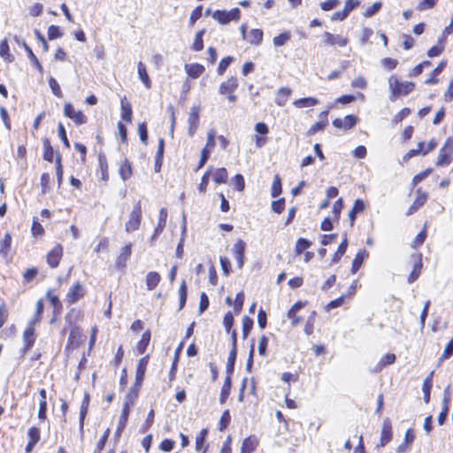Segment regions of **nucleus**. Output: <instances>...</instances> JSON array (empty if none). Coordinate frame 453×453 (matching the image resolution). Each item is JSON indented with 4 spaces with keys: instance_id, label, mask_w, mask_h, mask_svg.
Listing matches in <instances>:
<instances>
[{
    "instance_id": "nucleus-15",
    "label": "nucleus",
    "mask_w": 453,
    "mask_h": 453,
    "mask_svg": "<svg viewBox=\"0 0 453 453\" xmlns=\"http://www.w3.org/2000/svg\"><path fill=\"white\" fill-rule=\"evenodd\" d=\"M246 243L242 240H238L234 245V254L239 268H242L244 264V253Z\"/></svg>"
},
{
    "instance_id": "nucleus-46",
    "label": "nucleus",
    "mask_w": 453,
    "mask_h": 453,
    "mask_svg": "<svg viewBox=\"0 0 453 453\" xmlns=\"http://www.w3.org/2000/svg\"><path fill=\"white\" fill-rule=\"evenodd\" d=\"M281 180L279 175H275L274 180L272 184L271 188V196L273 197H277L281 193Z\"/></svg>"
},
{
    "instance_id": "nucleus-19",
    "label": "nucleus",
    "mask_w": 453,
    "mask_h": 453,
    "mask_svg": "<svg viewBox=\"0 0 453 453\" xmlns=\"http://www.w3.org/2000/svg\"><path fill=\"white\" fill-rule=\"evenodd\" d=\"M258 444V440L256 436H249L243 440L241 446V453H252Z\"/></svg>"
},
{
    "instance_id": "nucleus-47",
    "label": "nucleus",
    "mask_w": 453,
    "mask_h": 453,
    "mask_svg": "<svg viewBox=\"0 0 453 453\" xmlns=\"http://www.w3.org/2000/svg\"><path fill=\"white\" fill-rule=\"evenodd\" d=\"M234 61L233 57H226L221 59V61L219 64L217 73L219 75H223L227 69V67L230 65V64Z\"/></svg>"
},
{
    "instance_id": "nucleus-63",
    "label": "nucleus",
    "mask_w": 453,
    "mask_h": 453,
    "mask_svg": "<svg viewBox=\"0 0 453 453\" xmlns=\"http://www.w3.org/2000/svg\"><path fill=\"white\" fill-rule=\"evenodd\" d=\"M398 61L394 58H385L381 60V65L387 70H393L396 67Z\"/></svg>"
},
{
    "instance_id": "nucleus-11",
    "label": "nucleus",
    "mask_w": 453,
    "mask_h": 453,
    "mask_svg": "<svg viewBox=\"0 0 453 453\" xmlns=\"http://www.w3.org/2000/svg\"><path fill=\"white\" fill-rule=\"evenodd\" d=\"M239 86V82L236 77L231 76L226 81L220 83L219 87V93L220 95H226L234 93Z\"/></svg>"
},
{
    "instance_id": "nucleus-57",
    "label": "nucleus",
    "mask_w": 453,
    "mask_h": 453,
    "mask_svg": "<svg viewBox=\"0 0 453 453\" xmlns=\"http://www.w3.org/2000/svg\"><path fill=\"white\" fill-rule=\"evenodd\" d=\"M243 302H244V295H243V292L241 291L236 295L235 300H234V309L236 313H239L242 311V306H243Z\"/></svg>"
},
{
    "instance_id": "nucleus-1",
    "label": "nucleus",
    "mask_w": 453,
    "mask_h": 453,
    "mask_svg": "<svg viewBox=\"0 0 453 453\" xmlns=\"http://www.w3.org/2000/svg\"><path fill=\"white\" fill-rule=\"evenodd\" d=\"M388 88L391 92L389 96L390 101H395L401 96H406L411 93L415 85L411 81H400L398 77L395 74L389 76L388 80Z\"/></svg>"
},
{
    "instance_id": "nucleus-64",
    "label": "nucleus",
    "mask_w": 453,
    "mask_h": 453,
    "mask_svg": "<svg viewBox=\"0 0 453 453\" xmlns=\"http://www.w3.org/2000/svg\"><path fill=\"white\" fill-rule=\"evenodd\" d=\"M285 208V200L280 198L272 203V210L276 213H281Z\"/></svg>"
},
{
    "instance_id": "nucleus-4",
    "label": "nucleus",
    "mask_w": 453,
    "mask_h": 453,
    "mask_svg": "<svg viewBox=\"0 0 453 453\" xmlns=\"http://www.w3.org/2000/svg\"><path fill=\"white\" fill-rule=\"evenodd\" d=\"M142 220V206L138 202L133 211H131L128 220L126 223L125 229L127 233H132L137 230L141 225Z\"/></svg>"
},
{
    "instance_id": "nucleus-42",
    "label": "nucleus",
    "mask_w": 453,
    "mask_h": 453,
    "mask_svg": "<svg viewBox=\"0 0 453 453\" xmlns=\"http://www.w3.org/2000/svg\"><path fill=\"white\" fill-rule=\"evenodd\" d=\"M186 233V214L183 213L182 215V232H181V238L180 240V242L176 248V256L178 257H181L183 254V242H184V235Z\"/></svg>"
},
{
    "instance_id": "nucleus-20",
    "label": "nucleus",
    "mask_w": 453,
    "mask_h": 453,
    "mask_svg": "<svg viewBox=\"0 0 453 453\" xmlns=\"http://www.w3.org/2000/svg\"><path fill=\"white\" fill-rule=\"evenodd\" d=\"M413 257L415 264L412 272L410 273L408 277L409 283L414 282L418 278L422 267V255L417 254L416 256H413Z\"/></svg>"
},
{
    "instance_id": "nucleus-44",
    "label": "nucleus",
    "mask_w": 453,
    "mask_h": 453,
    "mask_svg": "<svg viewBox=\"0 0 453 453\" xmlns=\"http://www.w3.org/2000/svg\"><path fill=\"white\" fill-rule=\"evenodd\" d=\"M43 158L49 162H52L54 157V150L48 139L43 141Z\"/></svg>"
},
{
    "instance_id": "nucleus-5",
    "label": "nucleus",
    "mask_w": 453,
    "mask_h": 453,
    "mask_svg": "<svg viewBox=\"0 0 453 453\" xmlns=\"http://www.w3.org/2000/svg\"><path fill=\"white\" fill-rule=\"evenodd\" d=\"M132 405H133V400L131 399V397L129 395H127L123 403L122 412L119 416L118 427L115 431V436L117 438H119L120 436L121 433L123 432V430L127 423L128 415H129Z\"/></svg>"
},
{
    "instance_id": "nucleus-2",
    "label": "nucleus",
    "mask_w": 453,
    "mask_h": 453,
    "mask_svg": "<svg viewBox=\"0 0 453 453\" xmlns=\"http://www.w3.org/2000/svg\"><path fill=\"white\" fill-rule=\"evenodd\" d=\"M453 154V138L449 137L444 145L441 148L437 161L435 163L436 166H445L449 165L451 162V156Z\"/></svg>"
},
{
    "instance_id": "nucleus-7",
    "label": "nucleus",
    "mask_w": 453,
    "mask_h": 453,
    "mask_svg": "<svg viewBox=\"0 0 453 453\" xmlns=\"http://www.w3.org/2000/svg\"><path fill=\"white\" fill-rule=\"evenodd\" d=\"M199 112H200V106L199 105H194L191 107L188 118V134L190 137H192L196 129L199 126Z\"/></svg>"
},
{
    "instance_id": "nucleus-23",
    "label": "nucleus",
    "mask_w": 453,
    "mask_h": 453,
    "mask_svg": "<svg viewBox=\"0 0 453 453\" xmlns=\"http://www.w3.org/2000/svg\"><path fill=\"white\" fill-rule=\"evenodd\" d=\"M264 33L261 29H251L247 35V42L251 45H259L262 42Z\"/></svg>"
},
{
    "instance_id": "nucleus-40",
    "label": "nucleus",
    "mask_w": 453,
    "mask_h": 453,
    "mask_svg": "<svg viewBox=\"0 0 453 453\" xmlns=\"http://www.w3.org/2000/svg\"><path fill=\"white\" fill-rule=\"evenodd\" d=\"M347 246H348V241H347V238H344L342 240V242H341V244L339 245L337 250L335 251V253L334 254L333 256V259H332V262L333 263H337L339 262V260L341 259V257L344 255V253L346 252V250H347Z\"/></svg>"
},
{
    "instance_id": "nucleus-31",
    "label": "nucleus",
    "mask_w": 453,
    "mask_h": 453,
    "mask_svg": "<svg viewBox=\"0 0 453 453\" xmlns=\"http://www.w3.org/2000/svg\"><path fill=\"white\" fill-rule=\"evenodd\" d=\"M126 98L121 100V118L127 123L132 121V108L129 103L125 102Z\"/></svg>"
},
{
    "instance_id": "nucleus-37",
    "label": "nucleus",
    "mask_w": 453,
    "mask_h": 453,
    "mask_svg": "<svg viewBox=\"0 0 453 453\" xmlns=\"http://www.w3.org/2000/svg\"><path fill=\"white\" fill-rule=\"evenodd\" d=\"M230 390H231V380H230V377L227 376L225 379V381L223 383L221 392H220L219 401L221 403H224L226 402V400L229 396Z\"/></svg>"
},
{
    "instance_id": "nucleus-39",
    "label": "nucleus",
    "mask_w": 453,
    "mask_h": 453,
    "mask_svg": "<svg viewBox=\"0 0 453 453\" xmlns=\"http://www.w3.org/2000/svg\"><path fill=\"white\" fill-rule=\"evenodd\" d=\"M381 6L382 3L380 1L373 3L371 6L365 9L363 16L365 18H371L374 16L381 9Z\"/></svg>"
},
{
    "instance_id": "nucleus-21",
    "label": "nucleus",
    "mask_w": 453,
    "mask_h": 453,
    "mask_svg": "<svg viewBox=\"0 0 453 453\" xmlns=\"http://www.w3.org/2000/svg\"><path fill=\"white\" fill-rule=\"evenodd\" d=\"M434 372L432 371L428 376L425 378L422 384V391L424 393V401L426 403H429L430 400V393L433 387V377Z\"/></svg>"
},
{
    "instance_id": "nucleus-27",
    "label": "nucleus",
    "mask_w": 453,
    "mask_h": 453,
    "mask_svg": "<svg viewBox=\"0 0 453 453\" xmlns=\"http://www.w3.org/2000/svg\"><path fill=\"white\" fill-rule=\"evenodd\" d=\"M161 277L156 272H150L146 275V287L148 290H153L159 283Z\"/></svg>"
},
{
    "instance_id": "nucleus-35",
    "label": "nucleus",
    "mask_w": 453,
    "mask_h": 453,
    "mask_svg": "<svg viewBox=\"0 0 453 453\" xmlns=\"http://www.w3.org/2000/svg\"><path fill=\"white\" fill-rule=\"evenodd\" d=\"M12 244V236L9 233L4 234V240L0 242V254L6 257L9 253Z\"/></svg>"
},
{
    "instance_id": "nucleus-58",
    "label": "nucleus",
    "mask_w": 453,
    "mask_h": 453,
    "mask_svg": "<svg viewBox=\"0 0 453 453\" xmlns=\"http://www.w3.org/2000/svg\"><path fill=\"white\" fill-rule=\"evenodd\" d=\"M207 434V429H203L196 437V449L199 451L205 441V436Z\"/></svg>"
},
{
    "instance_id": "nucleus-36",
    "label": "nucleus",
    "mask_w": 453,
    "mask_h": 453,
    "mask_svg": "<svg viewBox=\"0 0 453 453\" xmlns=\"http://www.w3.org/2000/svg\"><path fill=\"white\" fill-rule=\"evenodd\" d=\"M366 257L367 253L365 250H361L355 256L351 266V271L353 273H355L359 269Z\"/></svg>"
},
{
    "instance_id": "nucleus-49",
    "label": "nucleus",
    "mask_w": 453,
    "mask_h": 453,
    "mask_svg": "<svg viewBox=\"0 0 453 453\" xmlns=\"http://www.w3.org/2000/svg\"><path fill=\"white\" fill-rule=\"evenodd\" d=\"M252 326L253 319L245 316L242 319V334L244 339L247 338V336L249 335L250 330L252 329Z\"/></svg>"
},
{
    "instance_id": "nucleus-29",
    "label": "nucleus",
    "mask_w": 453,
    "mask_h": 453,
    "mask_svg": "<svg viewBox=\"0 0 453 453\" xmlns=\"http://www.w3.org/2000/svg\"><path fill=\"white\" fill-rule=\"evenodd\" d=\"M150 332L149 330L145 331L142 335V338L141 340L137 342V345H136V350L138 352V354H143L150 343Z\"/></svg>"
},
{
    "instance_id": "nucleus-45",
    "label": "nucleus",
    "mask_w": 453,
    "mask_h": 453,
    "mask_svg": "<svg viewBox=\"0 0 453 453\" xmlns=\"http://www.w3.org/2000/svg\"><path fill=\"white\" fill-rule=\"evenodd\" d=\"M81 338L82 334L81 332V329L78 326L73 325L68 338L69 343L73 344L75 342H78Z\"/></svg>"
},
{
    "instance_id": "nucleus-50",
    "label": "nucleus",
    "mask_w": 453,
    "mask_h": 453,
    "mask_svg": "<svg viewBox=\"0 0 453 453\" xmlns=\"http://www.w3.org/2000/svg\"><path fill=\"white\" fill-rule=\"evenodd\" d=\"M340 4V0H326L321 2L319 6L323 11L327 12L336 8Z\"/></svg>"
},
{
    "instance_id": "nucleus-59",
    "label": "nucleus",
    "mask_w": 453,
    "mask_h": 453,
    "mask_svg": "<svg viewBox=\"0 0 453 453\" xmlns=\"http://www.w3.org/2000/svg\"><path fill=\"white\" fill-rule=\"evenodd\" d=\"M230 419H231V417H230L229 411L226 410L222 413L221 418H220V421H219V430L220 431L224 430L228 426V424L230 423Z\"/></svg>"
},
{
    "instance_id": "nucleus-52",
    "label": "nucleus",
    "mask_w": 453,
    "mask_h": 453,
    "mask_svg": "<svg viewBox=\"0 0 453 453\" xmlns=\"http://www.w3.org/2000/svg\"><path fill=\"white\" fill-rule=\"evenodd\" d=\"M49 85H50V88L52 93L56 96L62 97L63 94H62L60 86H59L58 82L57 81V80L55 78H53V77L50 78Z\"/></svg>"
},
{
    "instance_id": "nucleus-56",
    "label": "nucleus",
    "mask_w": 453,
    "mask_h": 453,
    "mask_svg": "<svg viewBox=\"0 0 453 453\" xmlns=\"http://www.w3.org/2000/svg\"><path fill=\"white\" fill-rule=\"evenodd\" d=\"M360 0H345L343 10L349 15L354 9L360 5Z\"/></svg>"
},
{
    "instance_id": "nucleus-17",
    "label": "nucleus",
    "mask_w": 453,
    "mask_h": 453,
    "mask_svg": "<svg viewBox=\"0 0 453 453\" xmlns=\"http://www.w3.org/2000/svg\"><path fill=\"white\" fill-rule=\"evenodd\" d=\"M148 362L149 356L142 357L138 362L135 373V384L137 386H140L143 380Z\"/></svg>"
},
{
    "instance_id": "nucleus-12",
    "label": "nucleus",
    "mask_w": 453,
    "mask_h": 453,
    "mask_svg": "<svg viewBox=\"0 0 453 453\" xmlns=\"http://www.w3.org/2000/svg\"><path fill=\"white\" fill-rule=\"evenodd\" d=\"M357 122V118L354 115H346L342 119H335L333 121L334 127L348 130L352 128Z\"/></svg>"
},
{
    "instance_id": "nucleus-53",
    "label": "nucleus",
    "mask_w": 453,
    "mask_h": 453,
    "mask_svg": "<svg viewBox=\"0 0 453 453\" xmlns=\"http://www.w3.org/2000/svg\"><path fill=\"white\" fill-rule=\"evenodd\" d=\"M63 35L59 27L51 25L48 27V37L50 40L59 38Z\"/></svg>"
},
{
    "instance_id": "nucleus-48",
    "label": "nucleus",
    "mask_w": 453,
    "mask_h": 453,
    "mask_svg": "<svg viewBox=\"0 0 453 453\" xmlns=\"http://www.w3.org/2000/svg\"><path fill=\"white\" fill-rule=\"evenodd\" d=\"M311 242L304 239V238H299L296 243V253L297 255L302 254L306 249H308L311 246Z\"/></svg>"
},
{
    "instance_id": "nucleus-60",
    "label": "nucleus",
    "mask_w": 453,
    "mask_h": 453,
    "mask_svg": "<svg viewBox=\"0 0 453 453\" xmlns=\"http://www.w3.org/2000/svg\"><path fill=\"white\" fill-rule=\"evenodd\" d=\"M138 133H139V136H140L141 141L144 144H147L148 134H147V125H146L145 122L139 123V125H138Z\"/></svg>"
},
{
    "instance_id": "nucleus-22",
    "label": "nucleus",
    "mask_w": 453,
    "mask_h": 453,
    "mask_svg": "<svg viewBox=\"0 0 453 453\" xmlns=\"http://www.w3.org/2000/svg\"><path fill=\"white\" fill-rule=\"evenodd\" d=\"M291 93L292 90L289 88L282 87L279 88L275 97V104L279 106H283L291 96Z\"/></svg>"
},
{
    "instance_id": "nucleus-34",
    "label": "nucleus",
    "mask_w": 453,
    "mask_h": 453,
    "mask_svg": "<svg viewBox=\"0 0 453 453\" xmlns=\"http://www.w3.org/2000/svg\"><path fill=\"white\" fill-rule=\"evenodd\" d=\"M395 355L393 353H388L381 357L380 362L375 367V372H380L382 370L383 367L386 365H391L395 361Z\"/></svg>"
},
{
    "instance_id": "nucleus-6",
    "label": "nucleus",
    "mask_w": 453,
    "mask_h": 453,
    "mask_svg": "<svg viewBox=\"0 0 453 453\" xmlns=\"http://www.w3.org/2000/svg\"><path fill=\"white\" fill-rule=\"evenodd\" d=\"M322 42L325 45L332 47H345L349 42V39L347 37L342 36L341 35H334L329 32H325L323 35Z\"/></svg>"
},
{
    "instance_id": "nucleus-9",
    "label": "nucleus",
    "mask_w": 453,
    "mask_h": 453,
    "mask_svg": "<svg viewBox=\"0 0 453 453\" xmlns=\"http://www.w3.org/2000/svg\"><path fill=\"white\" fill-rule=\"evenodd\" d=\"M64 114L72 119L76 125H81L86 122V117L81 111H74L72 104L65 103L64 106Z\"/></svg>"
},
{
    "instance_id": "nucleus-61",
    "label": "nucleus",
    "mask_w": 453,
    "mask_h": 453,
    "mask_svg": "<svg viewBox=\"0 0 453 453\" xmlns=\"http://www.w3.org/2000/svg\"><path fill=\"white\" fill-rule=\"evenodd\" d=\"M351 87L365 89L367 87V81H366L365 78H364L363 76H358V77H356L351 81Z\"/></svg>"
},
{
    "instance_id": "nucleus-8",
    "label": "nucleus",
    "mask_w": 453,
    "mask_h": 453,
    "mask_svg": "<svg viewBox=\"0 0 453 453\" xmlns=\"http://www.w3.org/2000/svg\"><path fill=\"white\" fill-rule=\"evenodd\" d=\"M392 437L393 434L391 420L388 418H386L382 423L380 443L377 446L384 447L392 440Z\"/></svg>"
},
{
    "instance_id": "nucleus-33",
    "label": "nucleus",
    "mask_w": 453,
    "mask_h": 453,
    "mask_svg": "<svg viewBox=\"0 0 453 453\" xmlns=\"http://www.w3.org/2000/svg\"><path fill=\"white\" fill-rule=\"evenodd\" d=\"M291 39V34L289 31H285L273 37V43L274 47H281L285 45Z\"/></svg>"
},
{
    "instance_id": "nucleus-51",
    "label": "nucleus",
    "mask_w": 453,
    "mask_h": 453,
    "mask_svg": "<svg viewBox=\"0 0 453 453\" xmlns=\"http://www.w3.org/2000/svg\"><path fill=\"white\" fill-rule=\"evenodd\" d=\"M236 356H237V348H232V349L229 353L227 364H226V369H227L228 372H231L234 370V363L236 360Z\"/></svg>"
},
{
    "instance_id": "nucleus-10",
    "label": "nucleus",
    "mask_w": 453,
    "mask_h": 453,
    "mask_svg": "<svg viewBox=\"0 0 453 453\" xmlns=\"http://www.w3.org/2000/svg\"><path fill=\"white\" fill-rule=\"evenodd\" d=\"M63 256V247L60 244H57L46 257L48 265L51 268H55L58 265Z\"/></svg>"
},
{
    "instance_id": "nucleus-24",
    "label": "nucleus",
    "mask_w": 453,
    "mask_h": 453,
    "mask_svg": "<svg viewBox=\"0 0 453 453\" xmlns=\"http://www.w3.org/2000/svg\"><path fill=\"white\" fill-rule=\"evenodd\" d=\"M138 77L147 88H151V81L147 73L146 66L142 62L137 65Z\"/></svg>"
},
{
    "instance_id": "nucleus-28",
    "label": "nucleus",
    "mask_w": 453,
    "mask_h": 453,
    "mask_svg": "<svg viewBox=\"0 0 453 453\" xmlns=\"http://www.w3.org/2000/svg\"><path fill=\"white\" fill-rule=\"evenodd\" d=\"M319 103V101L315 97H303V98H300V99L294 101L293 104L296 108H307V107L315 106Z\"/></svg>"
},
{
    "instance_id": "nucleus-16",
    "label": "nucleus",
    "mask_w": 453,
    "mask_h": 453,
    "mask_svg": "<svg viewBox=\"0 0 453 453\" xmlns=\"http://www.w3.org/2000/svg\"><path fill=\"white\" fill-rule=\"evenodd\" d=\"M132 254V244L128 243L121 248L120 253L116 259V266L119 269L126 267L127 261Z\"/></svg>"
},
{
    "instance_id": "nucleus-30",
    "label": "nucleus",
    "mask_w": 453,
    "mask_h": 453,
    "mask_svg": "<svg viewBox=\"0 0 453 453\" xmlns=\"http://www.w3.org/2000/svg\"><path fill=\"white\" fill-rule=\"evenodd\" d=\"M0 57L9 63L12 62L14 59L13 56L10 53V49L6 39L0 42Z\"/></svg>"
},
{
    "instance_id": "nucleus-18",
    "label": "nucleus",
    "mask_w": 453,
    "mask_h": 453,
    "mask_svg": "<svg viewBox=\"0 0 453 453\" xmlns=\"http://www.w3.org/2000/svg\"><path fill=\"white\" fill-rule=\"evenodd\" d=\"M417 197L410 206L409 210L406 212V215H411L416 212L427 200V195L425 192H421L420 189L417 190Z\"/></svg>"
},
{
    "instance_id": "nucleus-13",
    "label": "nucleus",
    "mask_w": 453,
    "mask_h": 453,
    "mask_svg": "<svg viewBox=\"0 0 453 453\" xmlns=\"http://www.w3.org/2000/svg\"><path fill=\"white\" fill-rule=\"evenodd\" d=\"M85 290L82 285L79 282L74 284L68 291L66 295V300L69 303H75L81 297H83Z\"/></svg>"
},
{
    "instance_id": "nucleus-38",
    "label": "nucleus",
    "mask_w": 453,
    "mask_h": 453,
    "mask_svg": "<svg viewBox=\"0 0 453 453\" xmlns=\"http://www.w3.org/2000/svg\"><path fill=\"white\" fill-rule=\"evenodd\" d=\"M228 173L226 168H218L213 173L214 181L217 184L226 183L227 180Z\"/></svg>"
},
{
    "instance_id": "nucleus-32",
    "label": "nucleus",
    "mask_w": 453,
    "mask_h": 453,
    "mask_svg": "<svg viewBox=\"0 0 453 453\" xmlns=\"http://www.w3.org/2000/svg\"><path fill=\"white\" fill-rule=\"evenodd\" d=\"M119 172L123 180H127L131 177L132 168L131 164L128 162L127 159H125L124 161L121 162Z\"/></svg>"
},
{
    "instance_id": "nucleus-14",
    "label": "nucleus",
    "mask_w": 453,
    "mask_h": 453,
    "mask_svg": "<svg viewBox=\"0 0 453 453\" xmlns=\"http://www.w3.org/2000/svg\"><path fill=\"white\" fill-rule=\"evenodd\" d=\"M89 405V395L86 393L84 395L83 400L81 402V407H80V414H79V432L82 435L83 434V427H84V421L88 413Z\"/></svg>"
},
{
    "instance_id": "nucleus-26",
    "label": "nucleus",
    "mask_w": 453,
    "mask_h": 453,
    "mask_svg": "<svg viewBox=\"0 0 453 453\" xmlns=\"http://www.w3.org/2000/svg\"><path fill=\"white\" fill-rule=\"evenodd\" d=\"M185 70L191 78H197L204 72V67L200 64H190L185 65Z\"/></svg>"
},
{
    "instance_id": "nucleus-54",
    "label": "nucleus",
    "mask_w": 453,
    "mask_h": 453,
    "mask_svg": "<svg viewBox=\"0 0 453 453\" xmlns=\"http://www.w3.org/2000/svg\"><path fill=\"white\" fill-rule=\"evenodd\" d=\"M56 174L58 179V186H60L63 180V168L61 165V156L59 154H58L56 160Z\"/></svg>"
},
{
    "instance_id": "nucleus-25",
    "label": "nucleus",
    "mask_w": 453,
    "mask_h": 453,
    "mask_svg": "<svg viewBox=\"0 0 453 453\" xmlns=\"http://www.w3.org/2000/svg\"><path fill=\"white\" fill-rule=\"evenodd\" d=\"M35 340V328L32 326H28L23 334L25 351L28 350L33 346Z\"/></svg>"
},
{
    "instance_id": "nucleus-3",
    "label": "nucleus",
    "mask_w": 453,
    "mask_h": 453,
    "mask_svg": "<svg viewBox=\"0 0 453 453\" xmlns=\"http://www.w3.org/2000/svg\"><path fill=\"white\" fill-rule=\"evenodd\" d=\"M241 11L238 8L231 9L230 11L217 10L212 14V18L219 23L226 25L232 20L237 21L240 19Z\"/></svg>"
},
{
    "instance_id": "nucleus-62",
    "label": "nucleus",
    "mask_w": 453,
    "mask_h": 453,
    "mask_svg": "<svg viewBox=\"0 0 453 453\" xmlns=\"http://www.w3.org/2000/svg\"><path fill=\"white\" fill-rule=\"evenodd\" d=\"M268 344V338L265 335H262L258 340V353L261 356H265L266 352V348Z\"/></svg>"
},
{
    "instance_id": "nucleus-55",
    "label": "nucleus",
    "mask_w": 453,
    "mask_h": 453,
    "mask_svg": "<svg viewBox=\"0 0 453 453\" xmlns=\"http://www.w3.org/2000/svg\"><path fill=\"white\" fill-rule=\"evenodd\" d=\"M28 441L37 443L40 441V430L37 427H30L27 432Z\"/></svg>"
},
{
    "instance_id": "nucleus-43",
    "label": "nucleus",
    "mask_w": 453,
    "mask_h": 453,
    "mask_svg": "<svg viewBox=\"0 0 453 453\" xmlns=\"http://www.w3.org/2000/svg\"><path fill=\"white\" fill-rule=\"evenodd\" d=\"M443 50H444V45H443V37H442V38L438 39L437 45H434L429 49V50L427 51V56L429 58L437 57L443 51Z\"/></svg>"
},
{
    "instance_id": "nucleus-41",
    "label": "nucleus",
    "mask_w": 453,
    "mask_h": 453,
    "mask_svg": "<svg viewBox=\"0 0 453 453\" xmlns=\"http://www.w3.org/2000/svg\"><path fill=\"white\" fill-rule=\"evenodd\" d=\"M204 33H205V29H202L196 34L195 40L192 44V49L195 51H200L203 49V36Z\"/></svg>"
}]
</instances>
